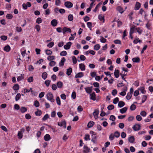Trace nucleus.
Instances as JSON below:
<instances>
[{"label": "nucleus", "mask_w": 153, "mask_h": 153, "mask_svg": "<svg viewBox=\"0 0 153 153\" xmlns=\"http://www.w3.org/2000/svg\"><path fill=\"white\" fill-rule=\"evenodd\" d=\"M46 98L48 100L52 102H53L55 101L53 95L51 92H49L47 93L46 94Z\"/></svg>", "instance_id": "nucleus-1"}, {"label": "nucleus", "mask_w": 153, "mask_h": 153, "mask_svg": "<svg viewBox=\"0 0 153 153\" xmlns=\"http://www.w3.org/2000/svg\"><path fill=\"white\" fill-rule=\"evenodd\" d=\"M58 125L59 126H63L65 128H66V122L65 120H62L61 122H58Z\"/></svg>", "instance_id": "nucleus-2"}, {"label": "nucleus", "mask_w": 153, "mask_h": 153, "mask_svg": "<svg viewBox=\"0 0 153 153\" xmlns=\"http://www.w3.org/2000/svg\"><path fill=\"white\" fill-rule=\"evenodd\" d=\"M64 5L66 7L70 8L72 7L73 4L70 1H66L65 2Z\"/></svg>", "instance_id": "nucleus-3"}, {"label": "nucleus", "mask_w": 153, "mask_h": 153, "mask_svg": "<svg viewBox=\"0 0 153 153\" xmlns=\"http://www.w3.org/2000/svg\"><path fill=\"white\" fill-rule=\"evenodd\" d=\"M141 126L140 124H136L133 126L132 128L135 131H138L140 129Z\"/></svg>", "instance_id": "nucleus-4"}, {"label": "nucleus", "mask_w": 153, "mask_h": 153, "mask_svg": "<svg viewBox=\"0 0 153 153\" xmlns=\"http://www.w3.org/2000/svg\"><path fill=\"white\" fill-rule=\"evenodd\" d=\"M51 24L53 27H56L58 24L57 21L56 19H53L51 21Z\"/></svg>", "instance_id": "nucleus-5"}, {"label": "nucleus", "mask_w": 153, "mask_h": 153, "mask_svg": "<svg viewBox=\"0 0 153 153\" xmlns=\"http://www.w3.org/2000/svg\"><path fill=\"white\" fill-rule=\"evenodd\" d=\"M78 58L79 59H77V61L78 62H80L81 61H84L86 59V58L83 55H81L79 57H78Z\"/></svg>", "instance_id": "nucleus-6"}, {"label": "nucleus", "mask_w": 153, "mask_h": 153, "mask_svg": "<svg viewBox=\"0 0 153 153\" xmlns=\"http://www.w3.org/2000/svg\"><path fill=\"white\" fill-rule=\"evenodd\" d=\"M65 61V59L64 57H63L59 63V66L60 67L63 66L64 65V63Z\"/></svg>", "instance_id": "nucleus-7"}, {"label": "nucleus", "mask_w": 153, "mask_h": 153, "mask_svg": "<svg viewBox=\"0 0 153 153\" xmlns=\"http://www.w3.org/2000/svg\"><path fill=\"white\" fill-rule=\"evenodd\" d=\"M79 68L81 71H84L85 70V66L83 63L79 64Z\"/></svg>", "instance_id": "nucleus-8"}, {"label": "nucleus", "mask_w": 153, "mask_h": 153, "mask_svg": "<svg viewBox=\"0 0 153 153\" xmlns=\"http://www.w3.org/2000/svg\"><path fill=\"white\" fill-rule=\"evenodd\" d=\"M99 114V111L98 110H95L93 113V115L95 119H97L98 117V115Z\"/></svg>", "instance_id": "nucleus-9"}, {"label": "nucleus", "mask_w": 153, "mask_h": 153, "mask_svg": "<svg viewBox=\"0 0 153 153\" xmlns=\"http://www.w3.org/2000/svg\"><path fill=\"white\" fill-rule=\"evenodd\" d=\"M71 44V42H68L64 46V48L66 50L69 49L70 48Z\"/></svg>", "instance_id": "nucleus-10"}, {"label": "nucleus", "mask_w": 153, "mask_h": 153, "mask_svg": "<svg viewBox=\"0 0 153 153\" xmlns=\"http://www.w3.org/2000/svg\"><path fill=\"white\" fill-rule=\"evenodd\" d=\"M90 149L87 146H85L83 148V153H88L90 152Z\"/></svg>", "instance_id": "nucleus-11"}, {"label": "nucleus", "mask_w": 153, "mask_h": 153, "mask_svg": "<svg viewBox=\"0 0 153 153\" xmlns=\"http://www.w3.org/2000/svg\"><path fill=\"white\" fill-rule=\"evenodd\" d=\"M71 32V30L69 28H67L66 27H64L62 29V32L63 34H64L65 32Z\"/></svg>", "instance_id": "nucleus-12"}, {"label": "nucleus", "mask_w": 153, "mask_h": 153, "mask_svg": "<svg viewBox=\"0 0 153 153\" xmlns=\"http://www.w3.org/2000/svg\"><path fill=\"white\" fill-rule=\"evenodd\" d=\"M92 86L90 87H88L85 88V90L86 92L88 94L90 93L92 91Z\"/></svg>", "instance_id": "nucleus-13"}, {"label": "nucleus", "mask_w": 153, "mask_h": 153, "mask_svg": "<svg viewBox=\"0 0 153 153\" xmlns=\"http://www.w3.org/2000/svg\"><path fill=\"white\" fill-rule=\"evenodd\" d=\"M44 139L46 141H48L51 139V136L49 134H47L44 136Z\"/></svg>", "instance_id": "nucleus-14"}, {"label": "nucleus", "mask_w": 153, "mask_h": 153, "mask_svg": "<svg viewBox=\"0 0 153 153\" xmlns=\"http://www.w3.org/2000/svg\"><path fill=\"white\" fill-rule=\"evenodd\" d=\"M141 6L140 4L138 2H137L136 3L135 7H134V10H137Z\"/></svg>", "instance_id": "nucleus-15"}, {"label": "nucleus", "mask_w": 153, "mask_h": 153, "mask_svg": "<svg viewBox=\"0 0 153 153\" xmlns=\"http://www.w3.org/2000/svg\"><path fill=\"white\" fill-rule=\"evenodd\" d=\"M55 56H54L50 55L47 57V59L49 61H52L55 60Z\"/></svg>", "instance_id": "nucleus-16"}, {"label": "nucleus", "mask_w": 153, "mask_h": 153, "mask_svg": "<svg viewBox=\"0 0 153 153\" xmlns=\"http://www.w3.org/2000/svg\"><path fill=\"white\" fill-rule=\"evenodd\" d=\"M90 98L93 100H96V95L94 92L92 93L90 95Z\"/></svg>", "instance_id": "nucleus-17"}, {"label": "nucleus", "mask_w": 153, "mask_h": 153, "mask_svg": "<svg viewBox=\"0 0 153 153\" xmlns=\"http://www.w3.org/2000/svg\"><path fill=\"white\" fill-rule=\"evenodd\" d=\"M10 49L11 48L8 45L5 46L4 48V51L7 52H9Z\"/></svg>", "instance_id": "nucleus-18"}, {"label": "nucleus", "mask_w": 153, "mask_h": 153, "mask_svg": "<svg viewBox=\"0 0 153 153\" xmlns=\"http://www.w3.org/2000/svg\"><path fill=\"white\" fill-rule=\"evenodd\" d=\"M114 75L115 77L117 78L119 76V71L118 70H115L114 72Z\"/></svg>", "instance_id": "nucleus-19"}, {"label": "nucleus", "mask_w": 153, "mask_h": 153, "mask_svg": "<svg viewBox=\"0 0 153 153\" xmlns=\"http://www.w3.org/2000/svg\"><path fill=\"white\" fill-rule=\"evenodd\" d=\"M138 42L139 43H141V41L139 40V38L137 37H136L135 38V39L133 41V42L134 44H136Z\"/></svg>", "instance_id": "nucleus-20"}, {"label": "nucleus", "mask_w": 153, "mask_h": 153, "mask_svg": "<svg viewBox=\"0 0 153 153\" xmlns=\"http://www.w3.org/2000/svg\"><path fill=\"white\" fill-rule=\"evenodd\" d=\"M117 9L118 11L120 13H122L123 12L124 10L123 8L120 6H118L117 8Z\"/></svg>", "instance_id": "nucleus-21"}, {"label": "nucleus", "mask_w": 153, "mask_h": 153, "mask_svg": "<svg viewBox=\"0 0 153 153\" xmlns=\"http://www.w3.org/2000/svg\"><path fill=\"white\" fill-rule=\"evenodd\" d=\"M135 139L134 136H131L129 137L128 139V141L131 143H133Z\"/></svg>", "instance_id": "nucleus-22"}, {"label": "nucleus", "mask_w": 153, "mask_h": 153, "mask_svg": "<svg viewBox=\"0 0 153 153\" xmlns=\"http://www.w3.org/2000/svg\"><path fill=\"white\" fill-rule=\"evenodd\" d=\"M128 108L127 107H124L120 110V112L121 114H123L125 113L127 111Z\"/></svg>", "instance_id": "nucleus-23"}, {"label": "nucleus", "mask_w": 153, "mask_h": 153, "mask_svg": "<svg viewBox=\"0 0 153 153\" xmlns=\"http://www.w3.org/2000/svg\"><path fill=\"white\" fill-rule=\"evenodd\" d=\"M94 124V123L92 121H90L88 123L87 126L88 128H91Z\"/></svg>", "instance_id": "nucleus-24"}, {"label": "nucleus", "mask_w": 153, "mask_h": 153, "mask_svg": "<svg viewBox=\"0 0 153 153\" xmlns=\"http://www.w3.org/2000/svg\"><path fill=\"white\" fill-rule=\"evenodd\" d=\"M24 75L21 74L17 78V80L18 82L20 81L23 79L24 78Z\"/></svg>", "instance_id": "nucleus-25"}, {"label": "nucleus", "mask_w": 153, "mask_h": 153, "mask_svg": "<svg viewBox=\"0 0 153 153\" xmlns=\"http://www.w3.org/2000/svg\"><path fill=\"white\" fill-rule=\"evenodd\" d=\"M138 89L140 90L142 94H145L146 93V91L145 90V88L143 87H140Z\"/></svg>", "instance_id": "nucleus-26"}, {"label": "nucleus", "mask_w": 153, "mask_h": 153, "mask_svg": "<svg viewBox=\"0 0 153 153\" xmlns=\"http://www.w3.org/2000/svg\"><path fill=\"white\" fill-rule=\"evenodd\" d=\"M72 69L71 68H69L67 69L66 72V74L68 75L69 76L71 74L72 72Z\"/></svg>", "instance_id": "nucleus-27"}, {"label": "nucleus", "mask_w": 153, "mask_h": 153, "mask_svg": "<svg viewBox=\"0 0 153 153\" xmlns=\"http://www.w3.org/2000/svg\"><path fill=\"white\" fill-rule=\"evenodd\" d=\"M63 85V83L61 81H59L57 83V86L59 88H61L62 87Z\"/></svg>", "instance_id": "nucleus-28"}, {"label": "nucleus", "mask_w": 153, "mask_h": 153, "mask_svg": "<svg viewBox=\"0 0 153 153\" xmlns=\"http://www.w3.org/2000/svg\"><path fill=\"white\" fill-rule=\"evenodd\" d=\"M92 136L93 137L91 140V141L94 143H96L97 139V137L95 135L93 136V135H92Z\"/></svg>", "instance_id": "nucleus-29"}, {"label": "nucleus", "mask_w": 153, "mask_h": 153, "mask_svg": "<svg viewBox=\"0 0 153 153\" xmlns=\"http://www.w3.org/2000/svg\"><path fill=\"white\" fill-rule=\"evenodd\" d=\"M47 75L48 74L46 72H45L43 73L42 75V79L45 80V79L47 78Z\"/></svg>", "instance_id": "nucleus-30"}, {"label": "nucleus", "mask_w": 153, "mask_h": 153, "mask_svg": "<svg viewBox=\"0 0 153 153\" xmlns=\"http://www.w3.org/2000/svg\"><path fill=\"white\" fill-rule=\"evenodd\" d=\"M46 54L48 55H50L52 53V52L50 50H46L45 51Z\"/></svg>", "instance_id": "nucleus-31"}, {"label": "nucleus", "mask_w": 153, "mask_h": 153, "mask_svg": "<svg viewBox=\"0 0 153 153\" xmlns=\"http://www.w3.org/2000/svg\"><path fill=\"white\" fill-rule=\"evenodd\" d=\"M125 105V103L122 101H120L118 104V106L120 107H122Z\"/></svg>", "instance_id": "nucleus-32"}, {"label": "nucleus", "mask_w": 153, "mask_h": 153, "mask_svg": "<svg viewBox=\"0 0 153 153\" xmlns=\"http://www.w3.org/2000/svg\"><path fill=\"white\" fill-rule=\"evenodd\" d=\"M13 89L14 90H18L19 89V85L17 84H15L13 87Z\"/></svg>", "instance_id": "nucleus-33"}, {"label": "nucleus", "mask_w": 153, "mask_h": 153, "mask_svg": "<svg viewBox=\"0 0 153 153\" xmlns=\"http://www.w3.org/2000/svg\"><path fill=\"white\" fill-rule=\"evenodd\" d=\"M132 60L134 62H138L140 61V59L139 58H134L132 59Z\"/></svg>", "instance_id": "nucleus-34"}, {"label": "nucleus", "mask_w": 153, "mask_h": 153, "mask_svg": "<svg viewBox=\"0 0 153 153\" xmlns=\"http://www.w3.org/2000/svg\"><path fill=\"white\" fill-rule=\"evenodd\" d=\"M21 98V94L20 93H18L16 95L15 97V100L16 101L19 100Z\"/></svg>", "instance_id": "nucleus-35"}, {"label": "nucleus", "mask_w": 153, "mask_h": 153, "mask_svg": "<svg viewBox=\"0 0 153 153\" xmlns=\"http://www.w3.org/2000/svg\"><path fill=\"white\" fill-rule=\"evenodd\" d=\"M56 100L57 104L59 105H61V101L59 97H56Z\"/></svg>", "instance_id": "nucleus-36"}, {"label": "nucleus", "mask_w": 153, "mask_h": 153, "mask_svg": "<svg viewBox=\"0 0 153 153\" xmlns=\"http://www.w3.org/2000/svg\"><path fill=\"white\" fill-rule=\"evenodd\" d=\"M84 76V74L82 72H79L77 73V78H81Z\"/></svg>", "instance_id": "nucleus-37"}, {"label": "nucleus", "mask_w": 153, "mask_h": 153, "mask_svg": "<svg viewBox=\"0 0 153 153\" xmlns=\"http://www.w3.org/2000/svg\"><path fill=\"white\" fill-rule=\"evenodd\" d=\"M56 62L53 61H51L49 63V65L51 67H53L56 65Z\"/></svg>", "instance_id": "nucleus-38"}, {"label": "nucleus", "mask_w": 153, "mask_h": 153, "mask_svg": "<svg viewBox=\"0 0 153 153\" xmlns=\"http://www.w3.org/2000/svg\"><path fill=\"white\" fill-rule=\"evenodd\" d=\"M54 45V43L53 42H51L47 45V46L49 48L52 47Z\"/></svg>", "instance_id": "nucleus-39"}, {"label": "nucleus", "mask_w": 153, "mask_h": 153, "mask_svg": "<svg viewBox=\"0 0 153 153\" xmlns=\"http://www.w3.org/2000/svg\"><path fill=\"white\" fill-rule=\"evenodd\" d=\"M136 108V106L134 104H132L130 107V109L131 111H134Z\"/></svg>", "instance_id": "nucleus-40"}, {"label": "nucleus", "mask_w": 153, "mask_h": 153, "mask_svg": "<svg viewBox=\"0 0 153 153\" xmlns=\"http://www.w3.org/2000/svg\"><path fill=\"white\" fill-rule=\"evenodd\" d=\"M100 45L97 44L94 46V50L97 51L100 48Z\"/></svg>", "instance_id": "nucleus-41"}, {"label": "nucleus", "mask_w": 153, "mask_h": 153, "mask_svg": "<svg viewBox=\"0 0 153 153\" xmlns=\"http://www.w3.org/2000/svg\"><path fill=\"white\" fill-rule=\"evenodd\" d=\"M49 118V116L48 114H46L42 118V120L45 121Z\"/></svg>", "instance_id": "nucleus-42"}, {"label": "nucleus", "mask_w": 153, "mask_h": 153, "mask_svg": "<svg viewBox=\"0 0 153 153\" xmlns=\"http://www.w3.org/2000/svg\"><path fill=\"white\" fill-rule=\"evenodd\" d=\"M73 15L71 14H70L68 16V19L69 21H72L73 20Z\"/></svg>", "instance_id": "nucleus-43"}, {"label": "nucleus", "mask_w": 153, "mask_h": 153, "mask_svg": "<svg viewBox=\"0 0 153 153\" xmlns=\"http://www.w3.org/2000/svg\"><path fill=\"white\" fill-rule=\"evenodd\" d=\"M87 25L90 29L91 30L92 27V23L91 22H88L87 23Z\"/></svg>", "instance_id": "nucleus-44"}, {"label": "nucleus", "mask_w": 153, "mask_h": 153, "mask_svg": "<svg viewBox=\"0 0 153 153\" xmlns=\"http://www.w3.org/2000/svg\"><path fill=\"white\" fill-rule=\"evenodd\" d=\"M35 114L37 116H40L42 114L41 111L40 110H38L35 113Z\"/></svg>", "instance_id": "nucleus-45"}, {"label": "nucleus", "mask_w": 153, "mask_h": 153, "mask_svg": "<svg viewBox=\"0 0 153 153\" xmlns=\"http://www.w3.org/2000/svg\"><path fill=\"white\" fill-rule=\"evenodd\" d=\"M20 111L22 113H24L27 111V109L26 108L22 107L20 109Z\"/></svg>", "instance_id": "nucleus-46"}, {"label": "nucleus", "mask_w": 153, "mask_h": 153, "mask_svg": "<svg viewBox=\"0 0 153 153\" xmlns=\"http://www.w3.org/2000/svg\"><path fill=\"white\" fill-rule=\"evenodd\" d=\"M114 106L112 105H109L107 107V108L109 110H112L114 109Z\"/></svg>", "instance_id": "nucleus-47"}, {"label": "nucleus", "mask_w": 153, "mask_h": 153, "mask_svg": "<svg viewBox=\"0 0 153 153\" xmlns=\"http://www.w3.org/2000/svg\"><path fill=\"white\" fill-rule=\"evenodd\" d=\"M131 96L132 95L131 93H128L126 97V98L127 100H129L131 98Z\"/></svg>", "instance_id": "nucleus-48"}, {"label": "nucleus", "mask_w": 153, "mask_h": 153, "mask_svg": "<svg viewBox=\"0 0 153 153\" xmlns=\"http://www.w3.org/2000/svg\"><path fill=\"white\" fill-rule=\"evenodd\" d=\"M72 59L74 64H76V59L74 56H72Z\"/></svg>", "instance_id": "nucleus-49"}, {"label": "nucleus", "mask_w": 153, "mask_h": 153, "mask_svg": "<svg viewBox=\"0 0 153 153\" xmlns=\"http://www.w3.org/2000/svg\"><path fill=\"white\" fill-rule=\"evenodd\" d=\"M114 135L115 137L118 138L120 136V134L118 131H116L114 132Z\"/></svg>", "instance_id": "nucleus-50"}, {"label": "nucleus", "mask_w": 153, "mask_h": 153, "mask_svg": "<svg viewBox=\"0 0 153 153\" xmlns=\"http://www.w3.org/2000/svg\"><path fill=\"white\" fill-rule=\"evenodd\" d=\"M51 81L50 80H46L45 82V84L48 87L50 84Z\"/></svg>", "instance_id": "nucleus-51"}, {"label": "nucleus", "mask_w": 153, "mask_h": 153, "mask_svg": "<svg viewBox=\"0 0 153 153\" xmlns=\"http://www.w3.org/2000/svg\"><path fill=\"white\" fill-rule=\"evenodd\" d=\"M34 105L36 107H38L39 106V102L38 101H37V100L35 101H34Z\"/></svg>", "instance_id": "nucleus-52"}, {"label": "nucleus", "mask_w": 153, "mask_h": 153, "mask_svg": "<svg viewBox=\"0 0 153 153\" xmlns=\"http://www.w3.org/2000/svg\"><path fill=\"white\" fill-rule=\"evenodd\" d=\"M18 136L19 138V139H21L22 137V132L19 131L18 134Z\"/></svg>", "instance_id": "nucleus-53"}, {"label": "nucleus", "mask_w": 153, "mask_h": 153, "mask_svg": "<svg viewBox=\"0 0 153 153\" xmlns=\"http://www.w3.org/2000/svg\"><path fill=\"white\" fill-rule=\"evenodd\" d=\"M83 109L81 105H79L77 108V110L79 112H80L82 111L83 110Z\"/></svg>", "instance_id": "nucleus-54"}, {"label": "nucleus", "mask_w": 153, "mask_h": 153, "mask_svg": "<svg viewBox=\"0 0 153 153\" xmlns=\"http://www.w3.org/2000/svg\"><path fill=\"white\" fill-rule=\"evenodd\" d=\"M136 30L139 34H141L142 32V30L139 27L136 28Z\"/></svg>", "instance_id": "nucleus-55"}, {"label": "nucleus", "mask_w": 153, "mask_h": 153, "mask_svg": "<svg viewBox=\"0 0 153 153\" xmlns=\"http://www.w3.org/2000/svg\"><path fill=\"white\" fill-rule=\"evenodd\" d=\"M61 4V1L60 0H56L55 1V5L56 6H59Z\"/></svg>", "instance_id": "nucleus-56"}, {"label": "nucleus", "mask_w": 153, "mask_h": 153, "mask_svg": "<svg viewBox=\"0 0 153 153\" xmlns=\"http://www.w3.org/2000/svg\"><path fill=\"white\" fill-rule=\"evenodd\" d=\"M137 120L138 121H140L141 120L142 118L139 115H137L136 117Z\"/></svg>", "instance_id": "nucleus-57"}, {"label": "nucleus", "mask_w": 153, "mask_h": 153, "mask_svg": "<svg viewBox=\"0 0 153 153\" xmlns=\"http://www.w3.org/2000/svg\"><path fill=\"white\" fill-rule=\"evenodd\" d=\"M119 100V99L118 97H116L115 98L113 101V103L114 104H116L117 102H118Z\"/></svg>", "instance_id": "nucleus-58"}, {"label": "nucleus", "mask_w": 153, "mask_h": 153, "mask_svg": "<svg viewBox=\"0 0 153 153\" xmlns=\"http://www.w3.org/2000/svg\"><path fill=\"white\" fill-rule=\"evenodd\" d=\"M42 22V19L41 18H38L36 19V22L38 24L41 23Z\"/></svg>", "instance_id": "nucleus-59"}, {"label": "nucleus", "mask_w": 153, "mask_h": 153, "mask_svg": "<svg viewBox=\"0 0 153 153\" xmlns=\"http://www.w3.org/2000/svg\"><path fill=\"white\" fill-rule=\"evenodd\" d=\"M71 97L73 99H75L76 97V93L75 91H73L71 94Z\"/></svg>", "instance_id": "nucleus-60"}, {"label": "nucleus", "mask_w": 153, "mask_h": 153, "mask_svg": "<svg viewBox=\"0 0 153 153\" xmlns=\"http://www.w3.org/2000/svg\"><path fill=\"white\" fill-rule=\"evenodd\" d=\"M67 55V52L65 51H62L60 53V55L62 56H65Z\"/></svg>", "instance_id": "nucleus-61"}, {"label": "nucleus", "mask_w": 153, "mask_h": 153, "mask_svg": "<svg viewBox=\"0 0 153 153\" xmlns=\"http://www.w3.org/2000/svg\"><path fill=\"white\" fill-rule=\"evenodd\" d=\"M146 113L144 111H142L140 113V114L143 117L146 116Z\"/></svg>", "instance_id": "nucleus-62"}, {"label": "nucleus", "mask_w": 153, "mask_h": 153, "mask_svg": "<svg viewBox=\"0 0 153 153\" xmlns=\"http://www.w3.org/2000/svg\"><path fill=\"white\" fill-rule=\"evenodd\" d=\"M115 119H116V118H115V117L113 115H111L109 118V120H112L113 121H114L115 120Z\"/></svg>", "instance_id": "nucleus-63"}, {"label": "nucleus", "mask_w": 153, "mask_h": 153, "mask_svg": "<svg viewBox=\"0 0 153 153\" xmlns=\"http://www.w3.org/2000/svg\"><path fill=\"white\" fill-rule=\"evenodd\" d=\"M153 151V148L152 147L149 148L148 150L147 151V153H152Z\"/></svg>", "instance_id": "nucleus-64"}]
</instances>
